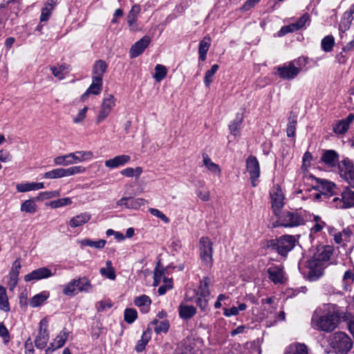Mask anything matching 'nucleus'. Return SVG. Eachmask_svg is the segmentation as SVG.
I'll return each instance as SVG.
<instances>
[{
    "label": "nucleus",
    "mask_w": 354,
    "mask_h": 354,
    "mask_svg": "<svg viewBox=\"0 0 354 354\" xmlns=\"http://www.w3.org/2000/svg\"><path fill=\"white\" fill-rule=\"evenodd\" d=\"M332 254L331 248L322 246L317 249L313 256L306 261L307 277L309 281H317L324 274V270Z\"/></svg>",
    "instance_id": "nucleus-1"
},
{
    "label": "nucleus",
    "mask_w": 354,
    "mask_h": 354,
    "mask_svg": "<svg viewBox=\"0 0 354 354\" xmlns=\"http://www.w3.org/2000/svg\"><path fill=\"white\" fill-rule=\"evenodd\" d=\"M350 317L351 314L342 309L334 310L332 313L322 316H319L317 312H315L311 319V326L316 330L331 332L337 326L341 319L347 321Z\"/></svg>",
    "instance_id": "nucleus-2"
},
{
    "label": "nucleus",
    "mask_w": 354,
    "mask_h": 354,
    "mask_svg": "<svg viewBox=\"0 0 354 354\" xmlns=\"http://www.w3.org/2000/svg\"><path fill=\"white\" fill-rule=\"evenodd\" d=\"M297 242L295 236L287 234L270 240L267 245L268 248L276 251L281 256L285 257L295 247Z\"/></svg>",
    "instance_id": "nucleus-3"
},
{
    "label": "nucleus",
    "mask_w": 354,
    "mask_h": 354,
    "mask_svg": "<svg viewBox=\"0 0 354 354\" xmlns=\"http://www.w3.org/2000/svg\"><path fill=\"white\" fill-rule=\"evenodd\" d=\"M328 342L336 354H346L353 346L350 337L346 333L340 331L331 335Z\"/></svg>",
    "instance_id": "nucleus-4"
},
{
    "label": "nucleus",
    "mask_w": 354,
    "mask_h": 354,
    "mask_svg": "<svg viewBox=\"0 0 354 354\" xmlns=\"http://www.w3.org/2000/svg\"><path fill=\"white\" fill-rule=\"evenodd\" d=\"M305 64V59L299 57L277 67L278 75L283 80H292L297 76Z\"/></svg>",
    "instance_id": "nucleus-5"
},
{
    "label": "nucleus",
    "mask_w": 354,
    "mask_h": 354,
    "mask_svg": "<svg viewBox=\"0 0 354 354\" xmlns=\"http://www.w3.org/2000/svg\"><path fill=\"white\" fill-rule=\"evenodd\" d=\"M276 226L295 227L304 224V217L298 212L285 211L276 216Z\"/></svg>",
    "instance_id": "nucleus-6"
},
{
    "label": "nucleus",
    "mask_w": 354,
    "mask_h": 354,
    "mask_svg": "<svg viewBox=\"0 0 354 354\" xmlns=\"http://www.w3.org/2000/svg\"><path fill=\"white\" fill-rule=\"evenodd\" d=\"M115 101L116 100L112 94H107L104 96L96 118V122L97 124L103 122L110 115L115 106Z\"/></svg>",
    "instance_id": "nucleus-7"
},
{
    "label": "nucleus",
    "mask_w": 354,
    "mask_h": 354,
    "mask_svg": "<svg viewBox=\"0 0 354 354\" xmlns=\"http://www.w3.org/2000/svg\"><path fill=\"white\" fill-rule=\"evenodd\" d=\"M199 244L200 257L202 261L207 266H211L212 263L213 253L212 243L207 237H201Z\"/></svg>",
    "instance_id": "nucleus-8"
},
{
    "label": "nucleus",
    "mask_w": 354,
    "mask_h": 354,
    "mask_svg": "<svg viewBox=\"0 0 354 354\" xmlns=\"http://www.w3.org/2000/svg\"><path fill=\"white\" fill-rule=\"evenodd\" d=\"M272 209L275 216L281 212L284 205V194L280 187L274 186L270 192Z\"/></svg>",
    "instance_id": "nucleus-9"
},
{
    "label": "nucleus",
    "mask_w": 354,
    "mask_h": 354,
    "mask_svg": "<svg viewBox=\"0 0 354 354\" xmlns=\"http://www.w3.org/2000/svg\"><path fill=\"white\" fill-rule=\"evenodd\" d=\"M246 171L250 176L252 187L257 185V180L260 176V165L257 158L249 156L245 162Z\"/></svg>",
    "instance_id": "nucleus-10"
},
{
    "label": "nucleus",
    "mask_w": 354,
    "mask_h": 354,
    "mask_svg": "<svg viewBox=\"0 0 354 354\" xmlns=\"http://www.w3.org/2000/svg\"><path fill=\"white\" fill-rule=\"evenodd\" d=\"M340 176L352 186H354V165L352 162L345 158L338 164Z\"/></svg>",
    "instance_id": "nucleus-11"
},
{
    "label": "nucleus",
    "mask_w": 354,
    "mask_h": 354,
    "mask_svg": "<svg viewBox=\"0 0 354 354\" xmlns=\"http://www.w3.org/2000/svg\"><path fill=\"white\" fill-rule=\"evenodd\" d=\"M48 326V319L46 317L39 322V330L35 340V346L37 348L43 349L47 345L49 339Z\"/></svg>",
    "instance_id": "nucleus-12"
},
{
    "label": "nucleus",
    "mask_w": 354,
    "mask_h": 354,
    "mask_svg": "<svg viewBox=\"0 0 354 354\" xmlns=\"http://www.w3.org/2000/svg\"><path fill=\"white\" fill-rule=\"evenodd\" d=\"M319 185L318 186L320 191L319 193L315 194L316 199H322L324 197V199L329 198L335 194V189H336L335 185L331 182L326 180H320Z\"/></svg>",
    "instance_id": "nucleus-13"
},
{
    "label": "nucleus",
    "mask_w": 354,
    "mask_h": 354,
    "mask_svg": "<svg viewBox=\"0 0 354 354\" xmlns=\"http://www.w3.org/2000/svg\"><path fill=\"white\" fill-rule=\"evenodd\" d=\"M68 163L69 165L77 163L88 161L93 158V153L91 151H77L73 153H67Z\"/></svg>",
    "instance_id": "nucleus-14"
},
{
    "label": "nucleus",
    "mask_w": 354,
    "mask_h": 354,
    "mask_svg": "<svg viewBox=\"0 0 354 354\" xmlns=\"http://www.w3.org/2000/svg\"><path fill=\"white\" fill-rule=\"evenodd\" d=\"M55 274V272H52L50 269L46 267L39 268L36 269L31 272L27 274L24 277L26 281H37L43 279L49 278Z\"/></svg>",
    "instance_id": "nucleus-15"
},
{
    "label": "nucleus",
    "mask_w": 354,
    "mask_h": 354,
    "mask_svg": "<svg viewBox=\"0 0 354 354\" xmlns=\"http://www.w3.org/2000/svg\"><path fill=\"white\" fill-rule=\"evenodd\" d=\"M151 42V38L149 36H144L139 41L136 42L130 48L129 55L131 58H136L140 55L148 47Z\"/></svg>",
    "instance_id": "nucleus-16"
},
{
    "label": "nucleus",
    "mask_w": 354,
    "mask_h": 354,
    "mask_svg": "<svg viewBox=\"0 0 354 354\" xmlns=\"http://www.w3.org/2000/svg\"><path fill=\"white\" fill-rule=\"evenodd\" d=\"M146 202L145 199L140 198L123 197L117 201L116 205L127 209H138L141 206L145 205Z\"/></svg>",
    "instance_id": "nucleus-17"
},
{
    "label": "nucleus",
    "mask_w": 354,
    "mask_h": 354,
    "mask_svg": "<svg viewBox=\"0 0 354 354\" xmlns=\"http://www.w3.org/2000/svg\"><path fill=\"white\" fill-rule=\"evenodd\" d=\"M193 339L187 338L178 344L175 354H198Z\"/></svg>",
    "instance_id": "nucleus-18"
},
{
    "label": "nucleus",
    "mask_w": 354,
    "mask_h": 354,
    "mask_svg": "<svg viewBox=\"0 0 354 354\" xmlns=\"http://www.w3.org/2000/svg\"><path fill=\"white\" fill-rule=\"evenodd\" d=\"M68 336V332L66 328H64L59 332L57 336L50 344V346L46 348V354L53 353L55 350L62 347Z\"/></svg>",
    "instance_id": "nucleus-19"
},
{
    "label": "nucleus",
    "mask_w": 354,
    "mask_h": 354,
    "mask_svg": "<svg viewBox=\"0 0 354 354\" xmlns=\"http://www.w3.org/2000/svg\"><path fill=\"white\" fill-rule=\"evenodd\" d=\"M354 120V114L349 113L348 116L343 120H341L336 122L333 127V130L337 134L345 133L349 128L351 122Z\"/></svg>",
    "instance_id": "nucleus-20"
},
{
    "label": "nucleus",
    "mask_w": 354,
    "mask_h": 354,
    "mask_svg": "<svg viewBox=\"0 0 354 354\" xmlns=\"http://www.w3.org/2000/svg\"><path fill=\"white\" fill-rule=\"evenodd\" d=\"M131 160V157L128 155H119L116 156L113 158L106 160L104 162V165L109 169H115L117 167H122Z\"/></svg>",
    "instance_id": "nucleus-21"
},
{
    "label": "nucleus",
    "mask_w": 354,
    "mask_h": 354,
    "mask_svg": "<svg viewBox=\"0 0 354 354\" xmlns=\"http://www.w3.org/2000/svg\"><path fill=\"white\" fill-rule=\"evenodd\" d=\"M102 89V80L92 77V83L87 90L82 95V100L85 101L91 95H99Z\"/></svg>",
    "instance_id": "nucleus-22"
},
{
    "label": "nucleus",
    "mask_w": 354,
    "mask_h": 354,
    "mask_svg": "<svg viewBox=\"0 0 354 354\" xmlns=\"http://www.w3.org/2000/svg\"><path fill=\"white\" fill-rule=\"evenodd\" d=\"M133 304L136 307L140 308L142 313H147L150 310L151 300L149 296L142 295L134 299Z\"/></svg>",
    "instance_id": "nucleus-23"
},
{
    "label": "nucleus",
    "mask_w": 354,
    "mask_h": 354,
    "mask_svg": "<svg viewBox=\"0 0 354 354\" xmlns=\"http://www.w3.org/2000/svg\"><path fill=\"white\" fill-rule=\"evenodd\" d=\"M141 8L139 5L132 6L131 10L127 15V23L130 29L135 31L138 29L137 17L140 12Z\"/></svg>",
    "instance_id": "nucleus-24"
},
{
    "label": "nucleus",
    "mask_w": 354,
    "mask_h": 354,
    "mask_svg": "<svg viewBox=\"0 0 354 354\" xmlns=\"http://www.w3.org/2000/svg\"><path fill=\"white\" fill-rule=\"evenodd\" d=\"M196 308L194 306L182 303L178 306L179 316L183 319H189L196 314Z\"/></svg>",
    "instance_id": "nucleus-25"
},
{
    "label": "nucleus",
    "mask_w": 354,
    "mask_h": 354,
    "mask_svg": "<svg viewBox=\"0 0 354 354\" xmlns=\"http://www.w3.org/2000/svg\"><path fill=\"white\" fill-rule=\"evenodd\" d=\"M322 160L328 167H334L339 163L338 154L334 150L325 151L322 156Z\"/></svg>",
    "instance_id": "nucleus-26"
},
{
    "label": "nucleus",
    "mask_w": 354,
    "mask_h": 354,
    "mask_svg": "<svg viewBox=\"0 0 354 354\" xmlns=\"http://www.w3.org/2000/svg\"><path fill=\"white\" fill-rule=\"evenodd\" d=\"M57 3V0H48L44 7L41 8L40 21H47L54 10L55 6Z\"/></svg>",
    "instance_id": "nucleus-27"
},
{
    "label": "nucleus",
    "mask_w": 354,
    "mask_h": 354,
    "mask_svg": "<svg viewBox=\"0 0 354 354\" xmlns=\"http://www.w3.org/2000/svg\"><path fill=\"white\" fill-rule=\"evenodd\" d=\"M91 216L88 212L81 213L71 218L69 225L71 227L75 228L83 225L90 221Z\"/></svg>",
    "instance_id": "nucleus-28"
},
{
    "label": "nucleus",
    "mask_w": 354,
    "mask_h": 354,
    "mask_svg": "<svg viewBox=\"0 0 354 354\" xmlns=\"http://www.w3.org/2000/svg\"><path fill=\"white\" fill-rule=\"evenodd\" d=\"M341 202L339 208H347L354 206V192L345 190L341 194Z\"/></svg>",
    "instance_id": "nucleus-29"
},
{
    "label": "nucleus",
    "mask_w": 354,
    "mask_h": 354,
    "mask_svg": "<svg viewBox=\"0 0 354 354\" xmlns=\"http://www.w3.org/2000/svg\"><path fill=\"white\" fill-rule=\"evenodd\" d=\"M211 279L208 277H204L201 281L196 295L203 297H209V287L211 285Z\"/></svg>",
    "instance_id": "nucleus-30"
},
{
    "label": "nucleus",
    "mask_w": 354,
    "mask_h": 354,
    "mask_svg": "<svg viewBox=\"0 0 354 354\" xmlns=\"http://www.w3.org/2000/svg\"><path fill=\"white\" fill-rule=\"evenodd\" d=\"M211 45V38L209 35L205 36L199 43L198 54L199 60L203 62L206 59L207 51Z\"/></svg>",
    "instance_id": "nucleus-31"
},
{
    "label": "nucleus",
    "mask_w": 354,
    "mask_h": 354,
    "mask_svg": "<svg viewBox=\"0 0 354 354\" xmlns=\"http://www.w3.org/2000/svg\"><path fill=\"white\" fill-rule=\"evenodd\" d=\"M270 279L274 283H283L284 274L283 270L277 266L271 267L268 270Z\"/></svg>",
    "instance_id": "nucleus-32"
},
{
    "label": "nucleus",
    "mask_w": 354,
    "mask_h": 354,
    "mask_svg": "<svg viewBox=\"0 0 354 354\" xmlns=\"http://www.w3.org/2000/svg\"><path fill=\"white\" fill-rule=\"evenodd\" d=\"M107 69V64L103 60L97 61L93 68V75L92 77L94 79H100L102 80L104 74L105 73Z\"/></svg>",
    "instance_id": "nucleus-33"
},
{
    "label": "nucleus",
    "mask_w": 354,
    "mask_h": 354,
    "mask_svg": "<svg viewBox=\"0 0 354 354\" xmlns=\"http://www.w3.org/2000/svg\"><path fill=\"white\" fill-rule=\"evenodd\" d=\"M44 188L43 183H25L16 185L18 192H27L32 190H38Z\"/></svg>",
    "instance_id": "nucleus-34"
},
{
    "label": "nucleus",
    "mask_w": 354,
    "mask_h": 354,
    "mask_svg": "<svg viewBox=\"0 0 354 354\" xmlns=\"http://www.w3.org/2000/svg\"><path fill=\"white\" fill-rule=\"evenodd\" d=\"M284 354H308L307 346L304 344L295 343L288 346Z\"/></svg>",
    "instance_id": "nucleus-35"
},
{
    "label": "nucleus",
    "mask_w": 354,
    "mask_h": 354,
    "mask_svg": "<svg viewBox=\"0 0 354 354\" xmlns=\"http://www.w3.org/2000/svg\"><path fill=\"white\" fill-rule=\"evenodd\" d=\"M203 159L204 165L211 173L218 176H221V169L219 165L213 162L207 154H203Z\"/></svg>",
    "instance_id": "nucleus-36"
},
{
    "label": "nucleus",
    "mask_w": 354,
    "mask_h": 354,
    "mask_svg": "<svg viewBox=\"0 0 354 354\" xmlns=\"http://www.w3.org/2000/svg\"><path fill=\"white\" fill-rule=\"evenodd\" d=\"M151 329L149 328H147V329L143 332L141 339L138 340V342H137V344L135 348L137 352H142V351L145 350L146 345L151 339Z\"/></svg>",
    "instance_id": "nucleus-37"
},
{
    "label": "nucleus",
    "mask_w": 354,
    "mask_h": 354,
    "mask_svg": "<svg viewBox=\"0 0 354 354\" xmlns=\"http://www.w3.org/2000/svg\"><path fill=\"white\" fill-rule=\"evenodd\" d=\"M154 326V330L156 333H166L169 328V322L166 319L159 322L158 319H153L149 325L148 328Z\"/></svg>",
    "instance_id": "nucleus-38"
},
{
    "label": "nucleus",
    "mask_w": 354,
    "mask_h": 354,
    "mask_svg": "<svg viewBox=\"0 0 354 354\" xmlns=\"http://www.w3.org/2000/svg\"><path fill=\"white\" fill-rule=\"evenodd\" d=\"M353 19V16L351 12H348L347 11L343 14V16L341 19L339 30V31L344 32L347 30L349 29L351 22Z\"/></svg>",
    "instance_id": "nucleus-39"
},
{
    "label": "nucleus",
    "mask_w": 354,
    "mask_h": 354,
    "mask_svg": "<svg viewBox=\"0 0 354 354\" xmlns=\"http://www.w3.org/2000/svg\"><path fill=\"white\" fill-rule=\"evenodd\" d=\"M106 268H102L100 270V273L106 278L114 280L116 277L115 269L112 266V262L110 260L106 261Z\"/></svg>",
    "instance_id": "nucleus-40"
},
{
    "label": "nucleus",
    "mask_w": 354,
    "mask_h": 354,
    "mask_svg": "<svg viewBox=\"0 0 354 354\" xmlns=\"http://www.w3.org/2000/svg\"><path fill=\"white\" fill-rule=\"evenodd\" d=\"M242 122V116H236V118L229 124L230 133L234 137L239 135Z\"/></svg>",
    "instance_id": "nucleus-41"
},
{
    "label": "nucleus",
    "mask_w": 354,
    "mask_h": 354,
    "mask_svg": "<svg viewBox=\"0 0 354 354\" xmlns=\"http://www.w3.org/2000/svg\"><path fill=\"white\" fill-rule=\"evenodd\" d=\"M82 246H89L96 249H102L106 244V241L100 239L98 241H93L91 239H85L80 241Z\"/></svg>",
    "instance_id": "nucleus-42"
},
{
    "label": "nucleus",
    "mask_w": 354,
    "mask_h": 354,
    "mask_svg": "<svg viewBox=\"0 0 354 354\" xmlns=\"http://www.w3.org/2000/svg\"><path fill=\"white\" fill-rule=\"evenodd\" d=\"M0 308L5 312H8L10 309L6 290L1 286H0Z\"/></svg>",
    "instance_id": "nucleus-43"
},
{
    "label": "nucleus",
    "mask_w": 354,
    "mask_h": 354,
    "mask_svg": "<svg viewBox=\"0 0 354 354\" xmlns=\"http://www.w3.org/2000/svg\"><path fill=\"white\" fill-rule=\"evenodd\" d=\"M335 46V38L333 35H327L322 39L321 46L324 52L332 51Z\"/></svg>",
    "instance_id": "nucleus-44"
},
{
    "label": "nucleus",
    "mask_w": 354,
    "mask_h": 354,
    "mask_svg": "<svg viewBox=\"0 0 354 354\" xmlns=\"http://www.w3.org/2000/svg\"><path fill=\"white\" fill-rule=\"evenodd\" d=\"M48 297V294L43 292L35 295L29 301L30 306L36 308L42 304Z\"/></svg>",
    "instance_id": "nucleus-45"
},
{
    "label": "nucleus",
    "mask_w": 354,
    "mask_h": 354,
    "mask_svg": "<svg viewBox=\"0 0 354 354\" xmlns=\"http://www.w3.org/2000/svg\"><path fill=\"white\" fill-rule=\"evenodd\" d=\"M218 68L219 66L218 64H214L209 70L206 71L204 77V84L206 87H209Z\"/></svg>",
    "instance_id": "nucleus-46"
},
{
    "label": "nucleus",
    "mask_w": 354,
    "mask_h": 354,
    "mask_svg": "<svg viewBox=\"0 0 354 354\" xmlns=\"http://www.w3.org/2000/svg\"><path fill=\"white\" fill-rule=\"evenodd\" d=\"M50 71L53 75L59 80H63L65 77V75L68 72L67 66L64 64L58 66H51Z\"/></svg>",
    "instance_id": "nucleus-47"
},
{
    "label": "nucleus",
    "mask_w": 354,
    "mask_h": 354,
    "mask_svg": "<svg viewBox=\"0 0 354 354\" xmlns=\"http://www.w3.org/2000/svg\"><path fill=\"white\" fill-rule=\"evenodd\" d=\"M142 171H143L142 168L140 167H137L136 168L127 167V168L122 169L120 171V174L122 176H124L127 177L135 176L136 178H138L140 177V176L142 174Z\"/></svg>",
    "instance_id": "nucleus-48"
},
{
    "label": "nucleus",
    "mask_w": 354,
    "mask_h": 354,
    "mask_svg": "<svg viewBox=\"0 0 354 354\" xmlns=\"http://www.w3.org/2000/svg\"><path fill=\"white\" fill-rule=\"evenodd\" d=\"M86 171V167L79 165L73 166L68 168H63L64 177L71 176L79 174H83Z\"/></svg>",
    "instance_id": "nucleus-49"
},
{
    "label": "nucleus",
    "mask_w": 354,
    "mask_h": 354,
    "mask_svg": "<svg viewBox=\"0 0 354 354\" xmlns=\"http://www.w3.org/2000/svg\"><path fill=\"white\" fill-rule=\"evenodd\" d=\"M37 209V206L34 200L25 201L21 205V211L26 213L34 214Z\"/></svg>",
    "instance_id": "nucleus-50"
},
{
    "label": "nucleus",
    "mask_w": 354,
    "mask_h": 354,
    "mask_svg": "<svg viewBox=\"0 0 354 354\" xmlns=\"http://www.w3.org/2000/svg\"><path fill=\"white\" fill-rule=\"evenodd\" d=\"M75 282L80 292H88L92 288L90 281L86 277L75 279Z\"/></svg>",
    "instance_id": "nucleus-51"
},
{
    "label": "nucleus",
    "mask_w": 354,
    "mask_h": 354,
    "mask_svg": "<svg viewBox=\"0 0 354 354\" xmlns=\"http://www.w3.org/2000/svg\"><path fill=\"white\" fill-rule=\"evenodd\" d=\"M167 68L164 65L157 64L155 66V73L153 77L156 82H160L167 76Z\"/></svg>",
    "instance_id": "nucleus-52"
},
{
    "label": "nucleus",
    "mask_w": 354,
    "mask_h": 354,
    "mask_svg": "<svg viewBox=\"0 0 354 354\" xmlns=\"http://www.w3.org/2000/svg\"><path fill=\"white\" fill-rule=\"evenodd\" d=\"M71 204H72V200L71 198L67 197L53 201L50 202L49 205L53 209H57Z\"/></svg>",
    "instance_id": "nucleus-53"
},
{
    "label": "nucleus",
    "mask_w": 354,
    "mask_h": 354,
    "mask_svg": "<svg viewBox=\"0 0 354 354\" xmlns=\"http://www.w3.org/2000/svg\"><path fill=\"white\" fill-rule=\"evenodd\" d=\"M76 290H77V288L75 279H73L64 286L62 292L64 295L73 296L75 294Z\"/></svg>",
    "instance_id": "nucleus-54"
},
{
    "label": "nucleus",
    "mask_w": 354,
    "mask_h": 354,
    "mask_svg": "<svg viewBox=\"0 0 354 354\" xmlns=\"http://www.w3.org/2000/svg\"><path fill=\"white\" fill-rule=\"evenodd\" d=\"M313 221L315 223L314 225L311 227V233H317L321 232L324 227L326 226V223L322 220L319 216H314Z\"/></svg>",
    "instance_id": "nucleus-55"
},
{
    "label": "nucleus",
    "mask_w": 354,
    "mask_h": 354,
    "mask_svg": "<svg viewBox=\"0 0 354 354\" xmlns=\"http://www.w3.org/2000/svg\"><path fill=\"white\" fill-rule=\"evenodd\" d=\"M296 124H297V117L295 115L290 116L288 119V122L287 124V136L288 137H294L295 135L296 130Z\"/></svg>",
    "instance_id": "nucleus-56"
},
{
    "label": "nucleus",
    "mask_w": 354,
    "mask_h": 354,
    "mask_svg": "<svg viewBox=\"0 0 354 354\" xmlns=\"http://www.w3.org/2000/svg\"><path fill=\"white\" fill-rule=\"evenodd\" d=\"M44 178L48 179L64 178L63 168L59 167L47 171L44 174Z\"/></svg>",
    "instance_id": "nucleus-57"
},
{
    "label": "nucleus",
    "mask_w": 354,
    "mask_h": 354,
    "mask_svg": "<svg viewBox=\"0 0 354 354\" xmlns=\"http://www.w3.org/2000/svg\"><path fill=\"white\" fill-rule=\"evenodd\" d=\"M59 190L43 192L39 193V196L36 198L37 200H46L52 198H56L60 196Z\"/></svg>",
    "instance_id": "nucleus-58"
},
{
    "label": "nucleus",
    "mask_w": 354,
    "mask_h": 354,
    "mask_svg": "<svg viewBox=\"0 0 354 354\" xmlns=\"http://www.w3.org/2000/svg\"><path fill=\"white\" fill-rule=\"evenodd\" d=\"M137 311L133 308H127L124 311V321L128 324L133 323L137 318Z\"/></svg>",
    "instance_id": "nucleus-59"
},
{
    "label": "nucleus",
    "mask_w": 354,
    "mask_h": 354,
    "mask_svg": "<svg viewBox=\"0 0 354 354\" xmlns=\"http://www.w3.org/2000/svg\"><path fill=\"white\" fill-rule=\"evenodd\" d=\"M354 281V270H348L344 272L343 277V282L344 283V289L347 290L348 286Z\"/></svg>",
    "instance_id": "nucleus-60"
},
{
    "label": "nucleus",
    "mask_w": 354,
    "mask_h": 354,
    "mask_svg": "<svg viewBox=\"0 0 354 354\" xmlns=\"http://www.w3.org/2000/svg\"><path fill=\"white\" fill-rule=\"evenodd\" d=\"M309 21H310L309 15L307 13H305L298 19V21L297 22L292 23V24L295 26V29H296V30H299L301 29L303 27H304L305 25Z\"/></svg>",
    "instance_id": "nucleus-61"
},
{
    "label": "nucleus",
    "mask_w": 354,
    "mask_h": 354,
    "mask_svg": "<svg viewBox=\"0 0 354 354\" xmlns=\"http://www.w3.org/2000/svg\"><path fill=\"white\" fill-rule=\"evenodd\" d=\"M149 212L154 216L161 219L165 223L167 224L170 222L169 218L161 211L156 208H149Z\"/></svg>",
    "instance_id": "nucleus-62"
},
{
    "label": "nucleus",
    "mask_w": 354,
    "mask_h": 354,
    "mask_svg": "<svg viewBox=\"0 0 354 354\" xmlns=\"http://www.w3.org/2000/svg\"><path fill=\"white\" fill-rule=\"evenodd\" d=\"M20 268H21L20 262L18 259H17L12 263L11 270L9 273L10 277L13 278V279L14 278L18 279Z\"/></svg>",
    "instance_id": "nucleus-63"
},
{
    "label": "nucleus",
    "mask_w": 354,
    "mask_h": 354,
    "mask_svg": "<svg viewBox=\"0 0 354 354\" xmlns=\"http://www.w3.org/2000/svg\"><path fill=\"white\" fill-rule=\"evenodd\" d=\"M88 107L85 106L82 109L80 110L77 115L73 118V122L75 124H80L86 118V112Z\"/></svg>",
    "instance_id": "nucleus-64"
}]
</instances>
